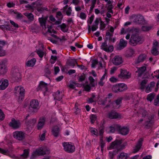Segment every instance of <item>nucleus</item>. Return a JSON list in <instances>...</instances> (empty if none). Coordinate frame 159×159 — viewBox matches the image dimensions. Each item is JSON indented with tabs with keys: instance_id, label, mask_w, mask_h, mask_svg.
Here are the masks:
<instances>
[{
	"instance_id": "nucleus-2",
	"label": "nucleus",
	"mask_w": 159,
	"mask_h": 159,
	"mask_svg": "<svg viewBox=\"0 0 159 159\" xmlns=\"http://www.w3.org/2000/svg\"><path fill=\"white\" fill-rule=\"evenodd\" d=\"M43 2L40 0H38L32 3L29 6V7L32 9H36L37 11L42 13L44 10L48 11V9L46 7H42Z\"/></svg>"
},
{
	"instance_id": "nucleus-35",
	"label": "nucleus",
	"mask_w": 159,
	"mask_h": 159,
	"mask_svg": "<svg viewBox=\"0 0 159 159\" xmlns=\"http://www.w3.org/2000/svg\"><path fill=\"white\" fill-rule=\"evenodd\" d=\"M118 133L123 135H125L129 132V130H116Z\"/></svg>"
},
{
	"instance_id": "nucleus-39",
	"label": "nucleus",
	"mask_w": 159,
	"mask_h": 159,
	"mask_svg": "<svg viewBox=\"0 0 159 159\" xmlns=\"http://www.w3.org/2000/svg\"><path fill=\"white\" fill-rule=\"evenodd\" d=\"M35 52H36L40 58H42L43 57L44 53L42 50L40 49H37Z\"/></svg>"
},
{
	"instance_id": "nucleus-23",
	"label": "nucleus",
	"mask_w": 159,
	"mask_h": 159,
	"mask_svg": "<svg viewBox=\"0 0 159 159\" xmlns=\"http://www.w3.org/2000/svg\"><path fill=\"white\" fill-rule=\"evenodd\" d=\"M122 143L121 141L119 140H116L115 141L111 143L110 147L111 148H117Z\"/></svg>"
},
{
	"instance_id": "nucleus-18",
	"label": "nucleus",
	"mask_w": 159,
	"mask_h": 159,
	"mask_svg": "<svg viewBox=\"0 0 159 159\" xmlns=\"http://www.w3.org/2000/svg\"><path fill=\"white\" fill-rule=\"evenodd\" d=\"M137 69V70L136 72L137 73V75L139 77H141L146 71V67L145 66H143L140 67H138Z\"/></svg>"
},
{
	"instance_id": "nucleus-41",
	"label": "nucleus",
	"mask_w": 159,
	"mask_h": 159,
	"mask_svg": "<svg viewBox=\"0 0 159 159\" xmlns=\"http://www.w3.org/2000/svg\"><path fill=\"white\" fill-rule=\"evenodd\" d=\"M24 15L27 16L28 18L30 20L32 21L34 20V15L32 14L29 13H25L24 14Z\"/></svg>"
},
{
	"instance_id": "nucleus-15",
	"label": "nucleus",
	"mask_w": 159,
	"mask_h": 159,
	"mask_svg": "<svg viewBox=\"0 0 159 159\" xmlns=\"http://www.w3.org/2000/svg\"><path fill=\"white\" fill-rule=\"evenodd\" d=\"M134 21L139 24H143L144 20L143 16L139 15L134 16Z\"/></svg>"
},
{
	"instance_id": "nucleus-53",
	"label": "nucleus",
	"mask_w": 159,
	"mask_h": 159,
	"mask_svg": "<svg viewBox=\"0 0 159 159\" xmlns=\"http://www.w3.org/2000/svg\"><path fill=\"white\" fill-rule=\"evenodd\" d=\"M84 89L85 91L89 92L91 89V87L89 85L86 84L84 86Z\"/></svg>"
},
{
	"instance_id": "nucleus-46",
	"label": "nucleus",
	"mask_w": 159,
	"mask_h": 159,
	"mask_svg": "<svg viewBox=\"0 0 159 159\" xmlns=\"http://www.w3.org/2000/svg\"><path fill=\"white\" fill-rule=\"evenodd\" d=\"M89 80L90 84V85L93 87H94L95 86L94 83V79L91 76H90L89 77Z\"/></svg>"
},
{
	"instance_id": "nucleus-36",
	"label": "nucleus",
	"mask_w": 159,
	"mask_h": 159,
	"mask_svg": "<svg viewBox=\"0 0 159 159\" xmlns=\"http://www.w3.org/2000/svg\"><path fill=\"white\" fill-rule=\"evenodd\" d=\"M148 83V80L145 79L143 80L140 83V88L142 89H144L145 86L146 84Z\"/></svg>"
},
{
	"instance_id": "nucleus-6",
	"label": "nucleus",
	"mask_w": 159,
	"mask_h": 159,
	"mask_svg": "<svg viewBox=\"0 0 159 159\" xmlns=\"http://www.w3.org/2000/svg\"><path fill=\"white\" fill-rule=\"evenodd\" d=\"M39 103L37 100L35 99L32 100L30 103L28 111L29 112H32L39 109Z\"/></svg>"
},
{
	"instance_id": "nucleus-17",
	"label": "nucleus",
	"mask_w": 159,
	"mask_h": 159,
	"mask_svg": "<svg viewBox=\"0 0 159 159\" xmlns=\"http://www.w3.org/2000/svg\"><path fill=\"white\" fill-rule=\"evenodd\" d=\"M127 43V42L126 41L124 40L123 39H121L117 46V49L120 50L123 49L126 47Z\"/></svg>"
},
{
	"instance_id": "nucleus-24",
	"label": "nucleus",
	"mask_w": 159,
	"mask_h": 159,
	"mask_svg": "<svg viewBox=\"0 0 159 159\" xmlns=\"http://www.w3.org/2000/svg\"><path fill=\"white\" fill-rule=\"evenodd\" d=\"M155 85V83L154 82H151L146 87L145 90V92L147 93H148L151 92Z\"/></svg>"
},
{
	"instance_id": "nucleus-32",
	"label": "nucleus",
	"mask_w": 159,
	"mask_h": 159,
	"mask_svg": "<svg viewBox=\"0 0 159 159\" xmlns=\"http://www.w3.org/2000/svg\"><path fill=\"white\" fill-rule=\"evenodd\" d=\"M67 62L69 66L72 67L75 66V64H77L76 60L75 59L69 60L67 61Z\"/></svg>"
},
{
	"instance_id": "nucleus-49",
	"label": "nucleus",
	"mask_w": 159,
	"mask_h": 159,
	"mask_svg": "<svg viewBox=\"0 0 159 159\" xmlns=\"http://www.w3.org/2000/svg\"><path fill=\"white\" fill-rule=\"evenodd\" d=\"M113 7L112 4L109 5L107 7V10L109 13H111L112 14L113 13V11L112 10Z\"/></svg>"
},
{
	"instance_id": "nucleus-55",
	"label": "nucleus",
	"mask_w": 159,
	"mask_h": 159,
	"mask_svg": "<svg viewBox=\"0 0 159 159\" xmlns=\"http://www.w3.org/2000/svg\"><path fill=\"white\" fill-rule=\"evenodd\" d=\"M78 103H76L75 104V113L76 115L79 114L80 112V109L77 107Z\"/></svg>"
},
{
	"instance_id": "nucleus-44",
	"label": "nucleus",
	"mask_w": 159,
	"mask_h": 159,
	"mask_svg": "<svg viewBox=\"0 0 159 159\" xmlns=\"http://www.w3.org/2000/svg\"><path fill=\"white\" fill-rule=\"evenodd\" d=\"M158 50V49L152 48L151 50V52L152 54L154 56H157L158 55L159 53Z\"/></svg>"
},
{
	"instance_id": "nucleus-61",
	"label": "nucleus",
	"mask_w": 159,
	"mask_h": 159,
	"mask_svg": "<svg viewBox=\"0 0 159 159\" xmlns=\"http://www.w3.org/2000/svg\"><path fill=\"white\" fill-rule=\"evenodd\" d=\"M66 27V25L64 23H63L62 25H61L60 26V27L61 28V29L62 31L64 32H66V31L65 30H63V29L65 28Z\"/></svg>"
},
{
	"instance_id": "nucleus-37",
	"label": "nucleus",
	"mask_w": 159,
	"mask_h": 159,
	"mask_svg": "<svg viewBox=\"0 0 159 159\" xmlns=\"http://www.w3.org/2000/svg\"><path fill=\"white\" fill-rule=\"evenodd\" d=\"M112 89L115 93L120 92L119 84H116L114 85L112 87Z\"/></svg>"
},
{
	"instance_id": "nucleus-63",
	"label": "nucleus",
	"mask_w": 159,
	"mask_h": 159,
	"mask_svg": "<svg viewBox=\"0 0 159 159\" xmlns=\"http://www.w3.org/2000/svg\"><path fill=\"white\" fill-rule=\"evenodd\" d=\"M109 154L111 158H112L114 157V155L116 154V152L115 151H113V152H109Z\"/></svg>"
},
{
	"instance_id": "nucleus-47",
	"label": "nucleus",
	"mask_w": 159,
	"mask_h": 159,
	"mask_svg": "<svg viewBox=\"0 0 159 159\" xmlns=\"http://www.w3.org/2000/svg\"><path fill=\"white\" fill-rule=\"evenodd\" d=\"M92 62L91 67L92 68H95L98 63V61L96 59L93 60Z\"/></svg>"
},
{
	"instance_id": "nucleus-21",
	"label": "nucleus",
	"mask_w": 159,
	"mask_h": 159,
	"mask_svg": "<svg viewBox=\"0 0 159 159\" xmlns=\"http://www.w3.org/2000/svg\"><path fill=\"white\" fill-rule=\"evenodd\" d=\"M143 141V139L142 138H140L139 140L136 145L134 149V153H136L139 150L142 146Z\"/></svg>"
},
{
	"instance_id": "nucleus-22",
	"label": "nucleus",
	"mask_w": 159,
	"mask_h": 159,
	"mask_svg": "<svg viewBox=\"0 0 159 159\" xmlns=\"http://www.w3.org/2000/svg\"><path fill=\"white\" fill-rule=\"evenodd\" d=\"M147 56L145 54H140L137 59L135 61V63L138 64L140 62H143L146 59Z\"/></svg>"
},
{
	"instance_id": "nucleus-31",
	"label": "nucleus",
	"mask_w": 159,
	"mask_h": 159,
	"mask_svg": "<svg viewBox=\"0 0 159 159\" xmlns=\"http://www.w3.org/2000/svg\"><path fill=\"white\" fill-rule=\"evenodd\" d=\"M37 120L36 119H32L30 120L27 122L26 121L25 123L27 126H33L36 122Z\"/></svg>"
},
{
	"instance_id": "nucleus-59",
	"label": "nucleus",
	"mask_w": 159,
	"mask_h": 159,
	"mask_svg": "<svg viewBox=\"0 0 159 159\" xmlns=\"http://www.w3.org/2000/svg\"><path fill=\"white\" fill-rule=\"evenodd\" d=\"M10 23L14 27L16 28H18L19 27V26L18 25L15 23L14 21L10 20Z\"/></svg>"
},
{
	"instance_id": "nucleus-8",
	"label": "nucleus",
	"mask_w": 159,
	"mask_h": 159,
	"mask_svg": "<svg viewBox=\"0 0 159 159\" xmlns=\"http://www.w3.org/2000/svg\"><path fill=\"white\" fill-rule=\"evenodd\" d=\"M13 135L15 139L19 141L22 140L25 138V133L22 131H16L13 133Z\"/></svg>"
},
{
	"instance_id": "nucleus-10",
	"label": "nucleus",
	"mask_w": 159,
	"mask_h": 159,
	"mask_svg": "<svg viewBox=\"0 0 159 159\" xmlns=\"http://www.w3.org/2000/svg\"><path fill=\"white\" fill-rule=\"evenodd\" d=\"M47 86V84L44 82L43 81H41L39 85L38 89L44 91V95H45L46 93L50 92V91L48 90Z\"/></svg>"
},
{
	"instance_id": "nucleus-29",
	"label": "nucleus",
	"mask_w": 159,
	"mask_h": 159,
	"mask_svg": "<svg viewBox=\"0 0 159 159\" xmlns=\"http://www.w3.org/2000/svg\"><path fill=\"white\" fill-rule=\"evenodd\" d=\"M120 92L126 90L127 89V85L124 83L118 84Z\"/></svg>"
},
{
	"instance_id": "nucleus-3",
	"label": "nucleus",
	"mask_w": 159,
	"mask_h": 159,
	"mask_svg": "<svg viewBox=\"0 0 159 159\" xmlns=\"http://www.w3.org/2000/svg\"><path fill=\"white\" fill-rule=\"evenodd\" d=\"M141 112L143 116L145 117V125L147 128H149L152 125L154 122V116L147 115V111L143 110H142Z\"/></svg>"
},
{
	"instance_id": "nucleus-13",
	"label": "nucleus",
	"mask_w": 159,
	"mask_h": 159,
	"mask_svg": "<svg viewBox=\"0 0 159 159\" xmlns=\"http://www.w3.org/2000/svg\"><path fill=\"white\" fill-rule=\"evenodd\" d=\"M118 77L122 79H128L130 77V75L126 70L121 69L120 73L118 75Z\"/></svg>"
},
{
	"instance_id": "nucleus-11",
	"label": "nucleus",
	"mask_w": 159,
	"mask_h": 159,
	"mask_svg": "<svg viewBox=\"0 0 159 159\" xmlns=\"http://www.w3.org/2000/svg\"><path fill=\"white\" fill-rule=\"evenodd\" d=\"M108 118L111 119H120L121 115L115 111H111L109 112L108 114Z\"/></svg>"
},
{
	"instance_id": "nucleus-38",
	"label": "nucleus",
	"mask_w": 159,
	"mask_h": 159,
	"mask_svg": "<svg viewBox=\"0 0 159 159\" xmlns=\"http://www.w3.org/2000/svg\"><path fill=\"white\" fill-rule=\"evenodd\" d=\"M155 94L153 93H150L147 96V99L148 101H152L154 98Z\"/></svg>"
},
{
	"instance_id": "nucleus-40",
	"label": "nucleus",
	"mask_w": 159,
	"mask_h": 159,
	"mask_svg": "<svg viewBox=\"0 0 159 159\" xmlns=\"http://www.w3.org/2000/svg\"><path fill=\"white\" fill-rule=\"evenodd\" d=\"M128 157V154L124 152H122L119 156L118 159H127Z\"/></svg>"
},
{
	"instance_id": "nucleus-43",
	"label": "nucleus",
	"mask_w": 159,
	"mask_h": 159,
	"mask_svg": "<svg viewBox=\"0 0 159 159\" xmlns=\"http://www.w3.org/2000/svg\"><path fill=\"white\" fill-rule=\"evenodd\" d=\"M152 48L159 49V43L157 40H154L152 43Z\"/></svg>"
},
{
	"instance_id": "nucleus-28",
	"label": "nucleus",
	"mask_w": 159,
	"mask_h": 159,
	"mask_svg": "<svg viewBox=\"0 0 159 159\" xmlns=\"http://www.w3.org/2000/svg\"><path fill=\"white\" fill-rule=\"evenodd\" d=\"M47 19V17L44 18L41 17L39 18V21L40 24V25L41 26H44L45 28H46L45 24Z\"/></svg>"
},
{
	"instance_id": "nucleus-19",
	"label": "nucleus",
	"mask_w": 159,
	"mask_h": 159,
	"mask_svg": "<svg viewBox=\"0 0 159 159\" xmlns=\"http://www.w3.org/2000/svg\"><path fill=\"white\" fill-rule=\"evenodd\" d=\"M1 81V84L0 85V90H3L8 86V80L7 79H2Z\"/></svg>"
},
{
	"instance_id": "nucleus-34",
	"label": "nucleus",
	"mask_w": 159,
	"mask_h": 159,
	"mask_svg": "<svg viewBox=\"0 0 159 159\" xmlns=\"http://www.w3.org/2000/svg\"><path fill=\"white\" fill-rule=\"evenodd\" d=\"M29 153V149H25L24 150L23 153L21 155V156L24 159L28 157Z\"/></svg>"
},
{
	"instance_id": "nucleus-57",
	"label": "nucleus",
	"mask_w": 159,
	"mask_h": 159,
	"mask_svg": "<svg viewBox=\"0 0 159 159\" xmlns=\"http://www.w3.org/2000/svg\"><path fill=\"white\" fill-rule=\"evenodd\" d=\"M110 80L112 83H114L118 81V80L114 77H112L110 79Z\"/></svg>"
},
{
	"instance_id": "nucleus-30",
	"label": "nucleus",
	"mask_w": 159,
	"mask_h": 159,
	"mask_svg": "<svg viewBox=\"0 0 159 159\" xmlns=\"http://www.w3.org/2000/svg\"><path fill=\"white\" fill-rule=\"evenodd\" d=\"M135 51L134 49L129 48L126 52V56L127 57H131L134 54Z\"/></svg>"
},
{
	"instance_id": "nucleus-20",
	"label": "nucleus",
	"mask_w": 159,
	"mask_h": 159,
	"mask_svg": "<svg viewBox=\"0 0 159 159\" xmlns=\"http://www.w3.org/2000/svg\"><path fill=\"white\" fill-rule=\"evenodd\" d=\"M45 118L44 117H41L39 118L37 125L38 129H40L43 128L45 125Z\"/></svg>"
},
{
	"instance_id": "nucleus-45",
	"label": "nucleus",
	"mask_w": 159,
	"mask_h": 159,
	"mask_svg": "<svg viewBox=\"0 0 159 159\" xmlns=\"http://www.w3.org/2000/svg\"><path fill=\"white\" fill-rule=\"evenodd\" d=\"M90 118L91 120V123H93L96 120L97 116L95 115L92 114L90 115Z\"/></svg>"
},
{
	"instance_id": "nucleus-26",
	"label": "nucleus",
	"mask_w": 159,
	"mask_h": 159,
	"mask_svg": "<svg viewBox=\"0 0 159 159\" xmlns=\"http://www.w3.org/2000/svg\"><path fill=\"white\" fill-rule=\"evenodd\" d=\"M36 62V60L35 58H33L31 59L28 61L26 63V65L28 67H32L34 66Z\"/></svg>"
},
{
	"instance_id": "nucleus-51",
	"label": "nucleus",
	"mask_w": 159,
	"mask_h": 159,
	"mask_svg": "<svg viewBox=\"0 0 159 159\" xmlns=\"http://www.w3.org/2000/svg\"><path fill=\"white\" fill-rule=\"evenodd\" d=\"M59 130H52V132L53 135L55 137H57L59 134Z\"/></svg>"
},
{
	"instance_id": "nucleus-12",
	"label": "nucleus",
	"mask_w": 159,
	"mask_h": 159,
	"mask_svg": "<svg viewBox=\"0 0 159 159\" xmlns=\"http://www.w3.org/2000/svg\"><path fill=\"white\" fill-rule=\"evenodd\" d=\"M112 62L115 65L118 66L123 63V60L121 57L119 56H116L113 58Z\"/></svg>"
},
{
	"instance_id": "nucleus-1",
	"label": "nucleus",
	"mask_w": 159,
	"mask_h": 159,
	"mask_svg": "<svg viewBox=\"0 0 159 159\" xmlns=\"http://www.w3.org/2000/svg\"><path fill=\"white\" fill-rule=\"evenodd\" d=\"M139 31V28H135L132 29L134 33L131 36L129 42L131 45L135 46L137 44H140L143 43V40L142 38L138 33Z\"/></svg>"
},
{
	"instance_id": "nucleus-9",
	"label": "nucleus",
	"mask_w": 159,
	"mask_h": 159,
	"mask_svg": "<svg viewBox=\"0 0 159 159\" xmlns=\"http://www.w3.org/2000/svg\"><path fill=\"white\" fill-rule=\"evenodd\" d=\"M7 62L6 59H3L0 62V75H3L7 72L6 64Z\"/></svg>"
},
{
	"instance_id": "nucleus-7",
	"label": "nucleus",
	"mask_w": 159,
	"mask_h": 159,
	"mask_svg": "<svg viewBox=\"0 0 159 159\" xmlns=\"http://www.w3.org/2000/svg\"><path fill=\"white\" fill-rule=\"evenodd\" d=\"M49 152V150L46 148H41L36 150L33 153V156L42 155L45 154H48Z\"/></svg>"
},
{
	"instance_id": "nucleus-62",
	"label": "nucleus",
	"mask_w": 159,
	"mask_h": 159,
	"mask_svg": "<svg viewBox=\"0 0 159 159\" xmlns=\"http://www.w3.org/2000/svg\"><path fill=\"white\" fill-rule=\"evenodd\" d=\"M122 98H119L116 100L115 101V103L117 105H119L121 102Z\"/></svg>"
},
{
	"instance_id": "nucleus-27",
	"label": "nucleus",
	"mask_w": 159,
	"mask_h": 159,
	"mask_svg": "<svg viewBox=\"0 0 159 159\" xmlns=\"http://www.w3.org/2000/svg\"><path fill=\"white\" fill-rule=\"evenodd\" d=\"M62 94H60V92L59 91H57L53 94L54 99L59 101L62 99Z\"/></svg>"
},
{
	"instance_id": "nucleus-4",
	"label": "nucleus",
	"mask_w": 159,
	"mask_h": 159,
	"mask_svg": "<svg viewBox=\"0 0 159 159\" xmlns=\"http://www.w3.org/2000/svg\"><path fill=\"white\" fill-rule=\"evenodd\" d=\"M14 93L16 96L18 97L19 100H22L24 99L25 89L21 86H16L14 88Z\"/></svg>"
},
{
	"instance_id": "nucleus-60",
	"label": "nucleus",
	"mask_w": 159,
	"mask_h": 159,
	"mask_svg": "<svg viewBox=\"0 0 159 159\" xmlns=\"http://www.w3.org/2000/svg\"><path fill=\"white\" fill-rule=\"evenodd\" d=\"M46 131H44V132L40 136V139L41 140H44L45 136Z\"/></svg>"
},
{
	"instance_id": "nucleus-52",
	"label": "nucleus",
	"mask_w": 159,
	"mask_h": 159,
	"mask_svg": "<svg viewBox=\"0 0 159 159\" xmlns=\"http://www.w3.org/2000/svg\"><path fill=\"white\" fill-rule=\"evenodd\" d=\"M5 118V115L2 111L0 109V121L3 120Z\"/></svg>"
},
{
	"instance_id": "nucleus-14",
	"label": "nucleus",
	"mask_w": 159,
	"mask_h": 159,
	"mask_svg": "<svg viewBox=\"0 0 159 159\" xmlns=\"http://www.w3.org/2000/svg\"><path fill=\"white\" fill-rule=\"evenodd\" d=\"M21 123L19 120H16L12 119L11 121L10 122L9 125L13 128H18L20 126Z\"/></svg>"
},
{
	"instance_id": "nucleus-16",
	"label": "nucleus",
	"mask_w": 159,
	"mask_h": 159,
	"mask_svg": "<svg viewBox=\"0 0 159 159\" xmlns=\"http://www.w3.org/2000/svg\"><path fill=\"white\" fill-rule=\"evenodd\" d=\"M109 128L111 129H129V127L128 125L121 127L119 124H114L110 126Z\"/></svg>"
},
{
	"instance_id": "nucleus-33",
	"label": "nucleus",
	"mask_w": 159,
	"mask_h": 159,
	"mask_svg": "<svg viewBox=\"0 0 159 159\" xmlns=\"http://www.w3.org/2000/svg\"><path fill=\"white\" fill-rule=\"evenodd\" d=\"M113 35V33H111L109 31H107L106 32V36H105L106 40H109V41L112 38Z\"/></svg>"
},
{
	"instance_id": "nucleus-56",
	"label": "nucleus",
	"mask_w": 159,
	"mask_h": 159,
	"mask_svg": "<svg viewBox=\"0 0 159 159\" xmlns=\"http://www.w3.org/2000/svg\"><path fill=\"white\" fill-rule=\"evenodd\" d=\"M79 17L81 19L84 20L86 18V15L84 13L81 12L80 14Z\"/></svg>"
},
{
	"instance_id": "nucleus-48",
	"label": "nucleus",
	"mask_w": 159,
	"mask_h": 159,
	"mask_svg": "<svg viewBox=\"0 0 159 159\" xmlns=\"http://www.w3.org/2000/svg\"><path fill=\"white\" fill-rule=\"evenodd\" d=\"M20 75V74L19 73H16V76H15L13 77V78L15 79V81L16 82H18L20 80L21 78Z\"/></svg>"
},
{
	"instance_id": "nucleus-58",
	"label": "nucleus",
	"mask_w": 159,
	"mask_h": 159,
	"mask_svg": "<svg viewBox=\"0 0 159 159\" xmlns=\"http://www.w3.org/2000/svg\"><path fill=\"white\" fill-rule=\"evenodd\" d=\"M72 10L70 7H69L67 10L66 13L68 16H70L71 14Z\"/></svg>"
},
{
	"instance_id": "nucleus-50",
	"label": "nucleus",
	"mask_w": 159,
	"mask_h": 159,
	"mask_svg": "<svg viewBox=\"0 0 159 159\" xmlns=\"http://www.w3.org/2000/svg\"><path fill=\"white\" fill-rule=\"evenodd\" d=\"M154 104L156 106H159V94L157 95V98L155 99Z\"/></svg>"
},
{
	"instance_id": "nucleus-5",
	"label": "nucleus",
	"mask_w": 159,
	"mask_h": 159,
	"mask_svg": "<svg viewBox=\"0 0 159 159\" xmlns=\"http://www.w3.org/2000/svg\"><path fill=\"white\" fill-rule=\"evenodd\" d=\"M62 144L64 149L66 152L72 153L75 151V147L72 143H69L64 142Z\"/></svg>"
},
{
	"instance_id": "nucleus-25",
	"label": "nucleus",
	"mask_w": 159,
	"mask_h": 159,
	"mask_svg": "<svg viewBox=\"0 0 159 159\" xmlns=\"http://www.w3.org/2000/svg\"><path fill=\"white\" fill-rule=\"evenodd\" d=\"M90 132L92 134V135H95L97 136H98L99 134L100 136H102L104 131L103 130H91Z\"/></svg>"
},
{
	"instance_id": "nucleus-42",
	"label": "nucleus",
	"mask_w": 159,
	"mask_h": 159,
	"mask_svg": "<svg viewBox=\"0 0 159 159\" xmlns=\"http://www.w3.org/2000/svg\"><path fill=\"white\" fill-rule=\"evenodd\" d=\"M107 45L106 41H105V42L103 43L101 46V48L103 49L104 50L106 51H108V47Z\"/></svg>"
},
{
	"instance_id": "nucleus-54",
	"label": "nucleus",
	"mask_w": 159,
	"mask_h": 159,
	"mask_svg": "<svg viewBox=\"0 0 159 159\" xmlns=\"http://www.w3.org/2000/svg\"><path fill=\"white\" fill-rule=\"evenodd\" d=\"M5 51L3 50L2 47H0V57L4 56L5 55Z\"/></svg>"
},
{
	"instance_id": "nucleus-64",
	"label": "nucleus",
	"mask_w": 159,
	"mask_h": 159,
	"mask_svg": "<svg viewBox=\"0 0 159 159\" xmlns=\"http://www.w3.org/2000/svg\"><path fill=\"white\" fill-rule=\"evenodd\" d=\"M15 4L13 2H9L7 4V6L10 8L14 7Z\"/></svg>"
}]
</instances>
